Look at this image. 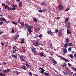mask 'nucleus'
I'll list each match as a JSON object with an SVG mask.
<instances>
[{
  "label": "nucleus",
  "instance_id": "obj_12",
  "mask_svg": "<svg viewBox=\"0 0 76 76\" xmlns=\"http://www.w3.org/2000/svg\"><path fill=\"white\" fill-rule=\"evenodd\" d=\"M52 63H54V64H57V62L54 59H53L52 61Z\"/></svg>",
  "mask_w": 76,
  "mask_h": 76
},
{
  "label": "nucleus",
  "instance_id": "obj_19",
  "mask_svg": "<svg viewBox=\"0 0 76 76\" xmlns=\"http://www.w3.org/2000/svg\"><path fill=\"white\" fill-rule=\"evenodd\" d=\"M19 7H22V2H20L19 3Z\"/></svg>",
  "mask_w": 76,
  "mask_h": 76
},
{
  "label": "nucleus",
  "instance_id": "obj_17",
  "mask_svg": "<svg viewBox=\"0 0 76 76\" xmlns=\"http://www.w3.org/2000/svg\"><path fill=\"white\" fill-rule=\"evenodd\" d=\"M24 41H25V39H22L21 41L20 42L21 44H24V43H25V42H24Z\"/></svg>",
  "mask_w": 76,
  "mask_h": 76
},
{
  "label": "nucleus",
  "instance_id": "obj_42",
  "mask_svg": "<svg viewBox=\"0 0 76 76\" xmlns=\"http://www.w3.org/2000/svg\"><path fill=\"white\" fill-rule=\"evenodd\" d=\"M44 75H48V73L47 72H45L44 73Z\"/></svg>",
  "mask_w": 76,
  "mask_h": 76
},
{
  "label": "nucleus",
  "instance_id": "obj_59",
  "mask_svg": "<svg viewBox=\"0 0 76 76\" xmlns=\"http://www.w3.org/2000/svg\"><path fill=\"white\" fill-rule=\"evenodd\" d=\"M74 56L75 58H76V53L74 54Z\"/></svg>",
  "mask_w": 76,
  "mask_h": 76
},
{
  "label": "nucleus",
  "instance_id": "obj_5",
  "mask_svg": "<svg viewBox=\"0 0 76 76\" xmlns=\"http://www.w3.org/2000/svg\"><path fill=\"white\" fill-rule=\"evenodd\" d=\"M20 57L21 61H25V57H24V56H20Z\"/></svg>",
  "mask_w": 76,
  "mask_h": 76
},
{
  "label": "nucleus",
  "instance_id": "obj_22",
  "mask_svg": "<svg viewBox=\"0 0 76 76\" xmlns=\"http://www.w3.org/2000/svg\"><path fill=\"white\" fill-rule=\"evenodd\" d=\"M11 6H12V7H17V5H15L14 4L11 5Z\"/></svg>",
  "mask_w": 76,
  "mask_h": 76
},
{
  "label": "nucleus",
  "instance_id": "obj_44",
  "mask_svg": "<svg viewBox=\"0 0 76 76\" xmlns=\"http://www.w3.org/2000/svg\"><path fill=\"white\" fill-rule=\"evenodd\" d=\"M69 56L71 58H73V56L72 54L70 55Z\"/></svg>",
  "mask_w": 76,
  "mask_h": 76
},
{
  "label": "nucleus",
  "instance_id": "obj_30",
  "mask_svg": "<svg viewBox=\"0 0 76 76\" xmlns=\"http://www.w3.org/2000/svg\"><path fill=\"white\" fill-rule=\"evenodd\" d=\"M7 10H12V9L10 7H8L7 8Z\"/></svg>",
  "mask_w": 76,
  "mask_h": 76
},
{
  "label": "nucleus",
  "instance_id": "obj_64",
  "mask_svg": "<svg viewBox=\"0 0 76 76\" xmlns=\"http://www.w3.org/2000/svg\"><path fill=\"white\" fill-rule=\"evenodd\" d=\"M1 44L2 45H4V43H3V42L2 43H1Z\"/></svg>",
  "mask_w": 76,
  "mask_h": 76
},
{
  "label": "nucleus",
  "instance_id": "obj_36",
  "mask_svg": "<svg viewBox=\"0 0 76 76\" xmlns=\"http://www.w3.org/2000/svg\"><path fill=\"white\" fill-rule=\"evenodd\" d=\"M28 32H29V33H31V32H32V31L31 30V29H28Z\"/></svg>",
  "mask_w": 76,
  "mask_h": 76
},
{
  "label": "nucleus",
  "instance_id": "obj_1",
  "mask_svg": "<svg viewBox=\"0 0 76 76\" xmlns=\"http://www.w3.org/2000/svg\"><path fill=\"white\" fill-rule=\"evenodd\" d=\"M39 40L38 39L36 40L35 42L34 43V45L36 47H38L39 46Z\"/></svg>",
  "mask_w": 76,
  "mask_h": 76
},
{
  "label": "nucleus",
  "instance_id": "obj_54",
  "mask_svg": "<svg viewBox=\"0 0 76 76\" xmlns=\"http://www.w3.org/2000/svg\"><path fill=\"white\" fill-rule=\"evenodd\" d=\"M12 32V33H13L15 32V31H14V30L13 29H12L11 30Z\"/></svg>",
  "mask_w": 76,
  "mask_h": 76
},
{
  "label": "nucleus",
  "instance_id": "obj_56",
  "mask_svg": "<svg viewBox=\"0 0 76 76\" xmlns=\"http://www.w3.org/2000/svg\"><path fill=\"white\" fill-rule=\"evenodd\" d=\"M29 75H30V76H32V73L31 72H29Z\"/></svg>",
  "mask_w": 76,
  "mask_h": 76
},
{
  "label": "nucleus",
  "instance_id": "obj_3",
  "mask_svg": "<svg viewBox=\"0 0 76 76\" xmlns=\"http://www.w3.org/2000/svg\"><path fill=\"white\" fill-rule=\"evenodd\" d=\"M63 6L60 5L58 6V8L59 9V10H61L63 9Z\"/></svg>",
  "mask_w": 76,
  "mask_h": 76
},
{
  "label": "nucleus",
  "instance_id": "obj_21",
  "mask_svg": "<svg viewBox=\"0 0 76 76\" xmlns=\"http://www.w3.org/2000/svg\"><path fill=\"white\" fill-rule=\"evenodd\" d=\"M67 34H71V32L69 30L67 29Z\"/></svg>",
  "mask_w": 76,
  "mask_h": 76
},
{
  "label": "nucleus",
  "instance_id": "obj_16",
  "mask_svg": "<svg viewBox=\"0 0 76 76\" xmlns=\"http://www.w3.org/2000/svg\"><path fill=\"white\" fill-rule=\"evenodd\" d=\"M18 37H19V35H17L15 36L14 37V39L15 40L17 39H18Z\"/></svg>",
  "mask_w": 76,
  "mask_h": 76
},
{
  "label": "nucleus",
  "instance_id": "obj_24",
  "mask_svg": "<svg viewBox=\"0 0 76 76\" xmlns=\"http://www.w3.org/2000/svg\"><path fill=\"white\" fill-rule=\"evenodd\" d=\"M12 23H13V24H14V25H18V23H15L14 21H12Z\"/></svg>",
  "mask_w": 76,
  "mask_h": 76
},
{
  "label": "nucleus",
  "instance_id": "obj_61",
  "mask_svg": "<svg viewBox=\"0 0 76 76\" xmlns=\"http://www.w3.org/2000/svg\"><path fill=\"white\" fill-rule=\"evenodd\" d=\"M22 49L23 50H25V47H23L22 48Z\"/></svg>",
  "mask_w": 76,
  "mask_h": 76
},
{
  "label": "nucleus",
  "instance_id": "obj_48",
  "mask_svg": "<svg viewBox=\"0 0 76 76\" xmlns=\"http://www.w3.org/2000/svg\"><path fill=\"white\" fill-rule=\"evenodd\" d=\"M2 6H4V7H5V6H6V4H2Z\"/></svg>",
  "mask_w": 76,
  "mask_h": 76
},
{
  "label": "nucleus",
  "instance_id": "obj_52",
  "mask_svg": "<svg viewBox=\"0 0 76 76\" xmlns=\"http://www.w3.org/2000/svg\"><path fill=\"white\" fill-rule=\"evenodd\" d=\"M16 10V8L13 7L12 9V10Z\"/></svg>",
  "mask_w": 76,
  "mask_h": 76
},
{
  "label": "nucleus",
  "instance_id": "obj_38",
  "mask_svg": "<svg viewBox=\"0 0 76 76\" xmlns=\"http://www.w3.org/2000/svg\"><path fill=\"white\" fill-rule=\"evenodd\" d=\"M42 37V34H40L39 36V38H41Z\"/></svg>",
  "mask_w": 76,
  "mask_h": 76
},
{
  "label": "nucleus",
  "instance_id": "obj_27",
  "mask_svg": "<svg viewBox=\"0 0 76 76\" xmlns=\"http://www.w3.org/2000/svg\"><path fill=\"white\" fill-rule=\"evenodd\" d=\"M58 57H59V58H61V59H63V60H64V58H63L61 56H59Z\"/></svg>",
  "mask_w": 76,
  "mask_h": 76
},
{
  "label": "nucleus",
  "instance_id": "obj_47",
  "mask_svg": "<svg viewBox=\"0 0 76 76\" xmlns=\"http://www.w3.org/2000/svg\"><path fill=\"white\" fill-rule=\"evenodd\" d=\"M0 76H3V73L2 72L0 73Z\"/></svg>",
  "mask_w": 76,
  "mask_h": 76
},
{
  "label": "nucleus",
  "instance_id": "obj_43",
  "mask_svg": "<svg viewBox=\"0 0 76 76\" xmlns=\"http://www.w3.org/2000/svg\"><path fill=\"white\" fill-rule=\"evenodd\" d=\"M16 73L17 75H19V74H20V72L17 71L16 72Z\"/></svg>",
  "mask_w": 76,
  "mask_h": 76
},
{
  "label": "nucleus",
  "instance_id": "obj_37",
  "mask_svg": "<svg viewBox=\"0 0 76 76\" xmlns=\"http://www.w3.org/2000/svg\"><path fill=\"white\" fill-rule=\"evenodd\" d=\"M33 28V26H29V29H32Z\"/></svg>",
  "mask_w": 76,
  "mask_h": 76
},
{
  "label": "nucleus",
  "instance_id": "obj_50",
  "mask_svg": "<svg viewBox=\"0 0 76 76\" xmlns=\"http://www.w3.org/2000/svg\"><path fill=\"white\" fill-rule=\"evenodd\" d=\"M3 24V21L1 20V21H0V25H2Z\"/></svg>",
  "mask_w": 76,
  "mask_h": 76
},
{
  "label": "nucleus",
  "instance_id": "obj_13",
  "mask_svg": "<svg viewBox=\"0 0 76 76\" xmlns=\"http://www.w3.org/2000/svg\"><path fill=\"white\" fill-rule=\"evenodd\" d=\"M39 54L41 56H43V57H45V56L44 55V53H42V52H41L40 53H39Z\"/></svg>",
  "mask_w": 76,
  "mask_h": 76
},
{
  "label": "nucleus",
  "instance_id": "obj_57",
  "mask_svg": "<svg viewBox=\"0 0 76 76\" xmlns=\"http://www.w3.org/2000/svg\"><path fill=\"white\" fill-rule=\"evenodd\" d=\"M68 66H72V65H71V64H70V63H68Z\"/></svg>",
  "mask_w": 76,
  "mask_h": 76
},
{
  "label": "nucleus",
  "instance_id": "obj_23",
  "mask_svg": "<svg viewBox=\"0 0 76 76\" xmlns=\"http://www.w3.org/2000/svg\"><path fill=\"white\" fill-rule=\"evenodd\" d=\"M1 19H2V20H3V21H4V22H6V20L5 18H4L1 17Z\"/></svg>",
  "mask_w": 76,
  "mask_h": 76
},
{
  "label": "nucleus",
  "instance_id": "obj_58",
  "mask_svg": "<svg viewBox=\"0 0 76 76\" xmlns=\"http://www.w3.org/2000/svg\"><path fill=\"white\" fill-rule=\"evenodd\" d=\"M3 32L1 31V32H0V35H1V34H3Z\"/></svg>",
  "mask_w": 76,
  "mask_h": 76
},
{
  "label": "nucleus",
  "instance_id": "obj_26",
  "mask_svg": "<svg viewBox=\"0 0 76 76\" xmlns=\"http://www.w3.org/2000/svg\"><path fill=\"white\" fill-rule=\"evenodd\" d=\"M63 60L65 61V62H69V60L65 58H64Z\"/></svg>",
  "mask_w": 76,
  "mask_h": 76
},
{
  "label": "nucleus",
  "instance_id": "obj_6",
  "mask_svg": "<svg viewBox=\"0 0 76 76\" xmlns=\"http://www.w3.org/2000/svg\"><path fill=\"white\" fill-rule=\"evenodd\" d=\"M10 69H8L6 70H4L3 71V73H7V72H10Z\"/></svg>",
  "mask_w": 76,
  "mask_h": 76
},
{
  "label": "nucleus",
  "instance_id": "obj_39",
  "mask_svg": "<svg viewBox=\"0 0 76 76\" xmlns=\"http://www.w3.org/2000/svg\"><path fill=\"white\" fill-rule=\"evenodd\" d=\"M25 65L27 66V67L28 68H29V65H28V64H26Z\"/></svg>",
  "mask_w": 76,
  "mask_h": 76
},
{
  "label": "nucleus",
  "instance_id": "obj_20",
  "mask_svg": "<svg viewBox=\"0 0 76 76\" xmlns=\"http://www.w3.org/2000/svg\"><path fill=\"white\" fill-rule=\"evenodd\" d=\"M68 46H70V47H72L73 46V44L72 43H68Z\"/></svg>",
  "mask_w": 76,
  "mask_h": 76
},
{
  "label": "nucleus",
  "instance_id": "obj_63",
  "mask_svg": "<svg viewBox=\"0 0 76 76\" xmlns=\"http://www.w3.org/2000/svg\"><path fill=\"white\" fill-rule=\"evenodd\" d=\"M7 35H6L4 34L3 35V36L4 37H7Z\"/></svg>",
  "mask_w": 76,
  "mask_h": 76
},
{
  "label": "nucleus",
  "instance_id": "obj_11",
  "mask_svg": "<svg viewBox=\"0 0 76 76\" xmlns=\"http://www.w3.org/2000/svg\"><path fill=\"white\" fill-rule=\"evenodd\" d=\"M62 73L63 75L65 76H67V73L66 72L63 71L62 72Z\"/></svg>",
  "mask_w": 76,
  "mask_h": 76
},
{
  "label": "nucleus",
  "instance_id": "obj_55",
  "mask_svg": "<svg viewBox=\"0 0 76 76\" xmlns=\"http://www.w3.org/2000/svg\"><path fill=\"white\" fill-rule=\"evenodd\" d=\"M55 32L56 33H57V32H58V29H56V30Z\"/></svg>",
  "mask_w": 76,
  "mask_h": 76
},
{
  "label": "nucleus",
  "instance_id": "obj_32",
  "mask_svg": "<svg viewBox=\"0 0 76 76\" xmlns=\"http://www.w3.org/2000/svg\"><path fill=\"white\" fill-rule=\"evenodd\" d=\"M43 11V12H45V11H46L47 9H43L42 10Z\"/></svg>",
  "mask_w": 76,
  "mask_h": 76
},
{
  "label": "nucleus",
  "instance_id": "obj_34",
  "mask_svg": "<svg viewBox=\"0 0 76 76\" xmlns=\"http://www.w3.org/2000/svg\"><path fill=\"white\" fill-rule=\"evenodd\" d=\"M71 50H72V48L70 47L68 48V51L69 52L71 51Z\"/></svg>",
  "mask_w": 76,
  "mask_h": 76
},
{
  "label": "nucleus",
  "instance_id": "obj_4",
  "mask_svg": "<svg viewBox=\"0 0 76 76\" xmlns=\"http://www.w3.org/2000/svg\"><path fill=\"white\" fill-rule=\"evenodd\" d=\"M66 26L68 28H70V23L69 22H68L66 24Z\"/></svg>",
  "mask_w": 76,
  "mask_h": 76
},
{
  "label": "nucleus",
  "instance_id": "obj_29",
  "mask_svg": "<svg viewBox=\"0 0 76 76\" xmlns=\"http://www.w3.org/2000/svg\"><path fill=\"white\" fill-rule=\"evenodd\" d=\"M48 34H50V35H51L52 34H53V33L51 31H49L48 32Z\"/></svg>",
  "mask_w": 76,
  "mask_h": 76
},
{
  "label": "nucleus",
  "instance_id": "obj_25",
  "mask_svg": "<svg viewBox=\"0 0 76 76\" xmlns=\"http://www.w3.org/2000/svg\"><path fill=\"white\" fill-rule=\"evenodd\" d=\"M66 42H69V41H70V40H69V38H67L66 39Z\"/></svg>",
  "mask_w": 76,
  "mask_h": 76
},
{
  "label": "nucleus",
  "instance_id": "obj_31",
  "mask_svg": "<svg viewBox=\"0 0 76 76\" xmlns=\"http://www.w3.org/2000/svg\"><path fill=\"white\" fill-rule=\"evenodd\" d=\"M34 22H37V18H34Z\"/></svg>",
  "mask_w": 76,
  "mask_h": 76
},
{
  "label": "nucleus",
  "instance_id": "obj_51",
  "mask_svg": "<svg viewBox=\"0 0 76 76\" xmlns=\"http://www.w3.org/2000/svg\"><path fill=\"white\" fill-rule=\"evenodd\" d=\"M17 22L18 23H20V19L18 20Z\"/></svg>",
  "mask_w": 76,
  "mask_h": 76
},
{
  "label": "nucleus",
  "instance_id": "obj_60",
  "mask_svg": "<svg viewBox=\"0 0 76 76\" xmlns=\"http://www.w3.org/2000/svg\"><path fill=\"white\" fill-rule=\"evenodd\" d=\"M74 76H76V73H74L73 74Z\"/></svg>",
  "mask_w": 76,
  "mask_h": 76
},
{
  "label": "nucleus",
  "instance_id": "obj_14",
  "mask_svg": "<svg viewBox=\"0 0 76 76\" xmlns=\"http://www.w3.org/2000/svg\"><path fill=\"white\" fill-rule=\"evenodd\" d=\"M20 24H21V26H25V23L23 22H21L20 23Z\"/></svg>",
  "mask_w": 76,
  "mask_h": 76
},
{
  "label": "nucleus",
  "instance_id": "obj_33",
  "mask_svg": "<svg viewBox=\"0 0 76 76\" xmlns=\"http://www.w3.org/2000/svg\"><path fill=\"white\" fill-rule=\"evenodd\" d=\"M68 20H69V18H67L65 20V22H67V21H68Z\"/></svg>",
  "mask_w": 76,
  "mask_h": 76
},
{
  "label": "nucleus",
  "instance_id": "obj_2",
  "mask_svg": "<svg viewBox=\"0 0 76 76\" xmlns=\"http://www.w3.org/2000/svg\"><path fill=\"white\" fill-rule=\"evenodd\" d=\"M13 49L14 50H15L13 51V53H16V51H17L18 50V48H17V47H16V46H14L13 47Z\"/></svg>",
  "mask_w": 76,
  "mask_h": 76
},
{
  "label": "nucleus",
  "instance_id": "obj_15",
  "mask_svg": "<svg viewBox=\"0 0 76 76\" xmlns=\"http://www.w3.org/2000/svg\"><path fill=\"white\" fill-rule=\"evenodd\" d=\"M68 45V43H65L64 46V47L65 48H67V46Z\"/></svg>",
  "mask_w": 76,
  "mask_h": 76
},
{
  "label": "nucleus",
  "instance_id": "obj_18",
  "mask_svg": "<svg viewBox=\"0 0 76 76\" xmlns=\"http://www.w3.org/2000/svg\"><path fill=\"white\" fill-rule=\"evenodd\" d=\"M22 67L23 69L24 70H26V69H27V68L26 67V66H23Z\"/></svg>",
  "mask_w": 76,
  "mask_h": 76
},
{
  "label": "nucleus",
  "instance_id": "obj_40",
  "mask_svg": "<svg viewBox=\"0 0 76 76\" xmlns=\"http://www.w3.org/2000/svg\"><path fill=\"white\" fill-rule=\"evenodd\" d=\"M40 73H42V74H43L44 73V71L43 70H41L40 71Z\"/></svg>",
  "mask_w": 76,
  "mask_h": 76
},
{
  "label": "nucleus",
  "instance_id": "obj_49",
  "mask_svg": "<svg viewBox=\"0 0 76 76\" xmlns=\"http://www.w3.org/2000/svg\"><path fill=\"white\" fill-rule=\"evenodd\" d=\"M39 69L41 70H43V71H44V69L40 67V68H39Z\"/></svg>",
  "mask_w": 76,
  "mask_h": 76
},
{
  "label": "nucleus",
  "instance_id": "obj_9",
  "mask_svg": "<svg viewBox=\"0 0 76 76\" xmlns=\"http://www.w3.org/2000/svg\"><path fill=\"white\" fill-rule=\"evenodd\" d=\"M31 50L32 52H33V53H36L37 51V50H36V49L34 48H32L31 49Z\"/></svg>",
  "mask_w": 76,
  "mask_h": 76
},
{
  "label": "nucleus",
  "instance_id": "obj_8",
  "mask_svg": "<svg viewBox=\"0 0 76 76\" xmlns=\"http://www.w3.org/2000/svg\"><path fill=\"white\" fill-rule=\"evenodd\" d=\"M11 56L12 57H13L14 58H18V55L17 54H15V55L12 54L11 55Z\"/></svg>",
  "mask_w": 76,
  "mask_h": 76
},
{
  "label": "nucleus",
  "instance_id": "obj_62",
  "mask_svg": "<svg viewBox=\"0 0 76 76\" xmlns=\"http://www.w3.org/2000/svg\"><path fill=\"white\" fill-rule=\"evenodd\" d=\"M50 60H51L53 59V58L50 57Z\"/></svg>",
  "mask_w": 76,
  "mask_h": 76
},
{
  "label": "nucleus",
  "instance_id": "obj_53",
  "mask_svg": "<svg viewBox=\"0 0 76 76\" xmlns=\"http://www.w3.org/2000/svg\"><path fill=\"white\" fill-rule=\"evenodd\" d=\"M66 65L64 63L63 64V67H66Z\"/></svg>",
  "mask_w": 76,
  "mask_h": 76
},
{
  "label": "nucleus",
  "instance_id": "obj_35",
  "mask_svg": "<svg viewBox=\"0 0 76 76\" xmlns=\"http://www.w3.org/2000/svg\"><path fill=\"white\" fill-rule=\"evenodd\" d=\"M25 26L27 28H29V26H28V24H26L25 25Z\"/></svg>",
  "mask_w": 76,
  "mask_h": 76
},
{
  "label": "nucleus",
  "instance_id": "obj_28",
  "mask_svg": "<svg viewBox=\"0 0 76 76\" xmlns=\"http://www.w3.org/2000/svg\"><path fill=\"white\" fill-rule=\"evenodd\" d=\"M70 9V8L69 7H68L65 10V11L66 12H67V11H68V10H69Z\"/></svg>",
  "mask_w": 76,
  "mask_h": 76
},
{
  "label": "nucleus",
  "instance_id": "obj_46",
  "mask_svg": "<svg viewBox=\"0 0 76 76\" xmlns=\"http://www.w3.org/2000/svg\"><path fill=\"white\" fill-rule=\"evenodd\" d=\"M42 5H43L44 6V5H45V3L44 2H42Z\"/></svg>",
  "mask_w": 76,
  "mask_h": 76
},
{
  "label": "nucleus",
  "instance_id": "obj_10",
  "mask_svg": "<svg viewBox=\"0 0 76 76\" xmlns=\"http://www.w3.org/2000/svg\"><path fill=\"white\" fill-rule=\"evenodd\" d=\"M63 53L64 54H66L67 53V49L66 48H65V49H63Z\"/></svg>",
  "mask_w": 76,
  "mask_h": 76
},
{
  "label": "nucleus",
  "instance_id": "obj_45",
  "mask_svg": "<svg viewBox=\"0 0 76 76\" xmlns=\"http://www.w3.org/2000/svg\"><path fill=\"white\" fill-rule=\"evenodd\" d=\"M39 12L40 13H42V12H43V11H42V10H39Z\"/></svg>",
  "mask_w": 76,
  "mask_h": 76
},
{
  "label": "nucleus",
  "instance_id": "obj_41",
  "mask_svg": "<svg viewBox=\"0 0 76 76\" xmlns=\"http://www.w3.org/2000/svg\"><path fill=\"white\" fill-rule=\"evenodd\" d=\"M7 7H8V5H5L4 8L6 9Z\"/></svg>",
  "mask_w": 76,
  "mask_h": 76
},
{
  "label": "nucleus",
  "instance_id": "obj_7",
  "mask_svg": "<svg viewBox=\"0 0 76 76\" xmlns=\"http://www.w3.org/2000/svg\"><path fill=\"white\" fill-rule=\"evenodd\" d=\"M34 30L36 32H37L38 31H39V30H40V28L38 27H37L36 28H35L34 29Z\"/></svg>",
  "mask_w": 76,
  "mask_h": 76
}]
</instances>
